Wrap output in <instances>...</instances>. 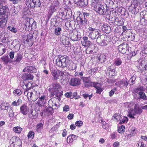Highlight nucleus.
Instances as JSON below:
<instances>
[{
	"label": "nucleus",
	"mask_w": 147,
	"mask_h": 147,
	"mask_svg": "<svg viewBox=\"0 0 147 147\" xmlns=\"http://www.w3.org/2000/svg\"><path fill=\"white\" fill-rule=\"evenodd\" d=\"M43 126V124L41 123L38 124L36 125L37 131H38L41 130Z\"/></svg>",
	"instance_id": "3c124183"
},
{
	"label": "nucleus",
	"mask_w": 147,
	"mask_h": 147,
	"mask_svg": "<svg viewBox=\"0 0 147 147\" xmlns=\"http://www.w3.org/2000/svg\"><path fill=\"white\" fill-rule=\"evenodd\" d=\"M24 94L27 96L28 100H30V99H31L33 93L32 92L29 91L28 90H26L24 92Z\"/></svg>",
	"instance_id": "bb28decb"
},
{
	"label": "nucleus",
	"mask_w": 147,
	"mask_h": 147,
	"mask_svg": "<svg viewBox=\"0 0 147 147\" xmlns=\"http://www.w3.org/2000/svg\"><path fill=\"white\" fill-rule=\"evenodd\" d=\"M5 52V47L2 44H0V56L2 55Z\"/></svg>",
	"instance_id": "e433bc0d"
},
{
	"label": "nucleus",
	"mask_w": 147,
	"mask_h": 147,
	"mask_svg": "<svg viewBox=\"0 0 147 147\" xmlns=\"http://www.w3.org/2000/svg\"><path fill=\"white\" fill-rule=\"evenodd\" d=\"M126 46L125 45H120L119 46V52L122 53H125L126 51Z\"/></svg>",
	"instance_id": "cd10ccee"
},
{
	"label": "nucleus",
	"mask_w": 147,
	"mask_h": 147,
	"mask_svg": "<svg viewBox=\"0 0 147 147\" xmlns=\"http://www.w3.org/2000/svg\"><path fill=\"white\" fill-rule=\"evenodd\" d=\"M4 63L7 64L9 62V59L8 56L3 57L1 58Z\"/></svg>",
	"instance_id": "a19ab883"
},
{
	"label": "nucleus",
	"mask_w": 147,
	"mask_h": 147,
	"mask_svg": "<svg viewBox=\"0 0 147 147\" xmlns=\"http://www.w3.org/2000/svg\"><path fill=\"white\" fill-rule=\"evenodd\" d=\"M106 59L105 56L104 55L102 54L100 55V56L98 57V60L99 63H102L105 61Z\"/></svg>",
	"instance_id": "c85d7f7f"
},
{
	"label": "nucleus",
	"mask_w": 147,
	"mask_h": 147,
	"mask_svg": "<svg viewBox=\"0 0 147 147\" xmlns=\"http://www.w3.org/2000/svg\"><path fill=\"white\" fill-rule=\"evenodd\" d=\"M128 84L127 79H123L115 83L116 86L120 88H122L125 86L126 87Z\"/></svg>",
	"instance_id": "ddd939ff"
},
{
	"label": "nucleus",
	"mask_w": 147,
	"mask_h": 147,
	"mask_svg": "<svg viewBox=\"0 0 147 147\" xmlns=\"http://www.w3.org/2000/svg\"><path fill=\"white\" fill-rule=\"evenodd\" d=\"M25 72H28L30 73H36L37 72V69L34 67L33 66H28L25 68L23 70Z\"/></svg>",
	"instance_id": "aec40b11"
},
{
	"label": "nucleus",
	"mask_w": 147,
	"mask_h": 147,
	"mask_svg": "<svg viewBox=\"0 0 147 147\" xmlns=\"http://www.w3.org/2000/svg\"><path fill=\"white\" fill-rule=\"evenodd\" d=\"M99 0H92L91 5L93 7L94 10L97 13L101 15H104L106 14L107 9L104 7V5H101Z\"/></svg>",
	"instance_id": "f03ea898"
},
{
	"label": "nucleus",
	"mask_w": 147,
	"mask_h": 147,
	"mask_svg": "<svg viewBox=\"0 0 147 147\" xmlns=\"http://www.w3.org/2000/svg\"><path fill=\"white\" fill-rule=\"evenodd\" d=\"M8 8L7 7L5 6H3L1 8H0V13H1V15L3 13L5 14L4 12H5V11Z\"/></svg>",
	"instance_id": "603ef678"
},
{
	"label": "nucleus",
	"mask_w": 147,
	"mask_h": 147,
	"mask_svg": "<svg viewBox=\"0 0 147 147\" xmlns=\"http://www.w3.org/2000/svg\"><path fill=\"white\" fill-rule=\"evenodd\" d=\"M9 105L8 104L5 102H3L1 105V108L2 110H7Z\"/></svg>",
	"instance_id": "c756f323"
},
{
	"label": "nucleus",
	"mask_w": 147,
	"mask_h": 147,
	"mask_svg": "<svg viewBox=\"0 0 147 147\" xmlns=\"http://www.w3.org/2000/svg\"><path fill=\"white\" fill-rule=\"evenodd\" d=\"M57 130V129L56 127H53L50 130L49 132L51 133H53L55 134L56 133Z\"/></svg>",
	"instance_id": "4d7b16f0"
},
{
	"label": "nucleus",
	"mask_w": 147,
	"mask_h": 147,
	"mask_svg": "<svg viewBox=\"0 0 147 147\" xmlns=\"http://www.w3.org/2000/svg\"><path fill=\"white\" fill-rule=\"evenodd\" d=\"M145 89L143 87H140L135 89L134 91L138 94L140 98L145 100L146 96L144 92Z\"/></svg>",
	"instance_id": "0eeeda50"
},
{
	"label": "nucleus",
	"mask_w": 147,
	"mask_h": 147,
	"mask_svg": "<svg viewBox=\"0 0 147 147\" xmlns=\"http://www.w3.org/2000/svg\"><path fill=\"white\" fill-rule=\"evenodd\" d=\"M144 143L143 142V140H140L138 144V147H144Z\"/></svg>",
	"instance_id": "864d4df0"
},
{
	"label": "nucleus",
	"mask_w": 147,
	"mask_h": 147,
	"mask_svg": "<svg viewBox=\"0 0 147 147\" xmlns=\"http://www.w3.org/2000/svg\"><path fill=\"white\" fill-rule=\"evenodd\" d=\"M80 80L79 78H72L71 79L70 84L72 86H76L80 84Z\"/></svg>",
	"instance_id": "b1692460"
},
{
	"label": "nucleus",
	"mask_w": 147,
	"mask_h": 147,
	"mask_svg": "<svg viewBox=\"0 0 147 147\" xmlns=\"http://www.w3.org/2000/svg\"><path fill=\"white\" fill-rule=\"evenodd\" d=\"M56 63L58 67L61 68L69 67L70 65L71 62L68 59L63 56H59L56 60Z\"/></svg>",
	"instance_id": "7ed1b4c3"
},
{
	"label": "nucleus",
	"mask_w": 147,
	"mask_h": 147,
	"mask_svg": "<svg viewBox=\"0 0 147 147\" xmlns=\"http://www.w3.org/2000/svg\"><path fill=\"white\" fill-rule=\"evenodd\" d=\"M122 63V61L119 58H117L115 59L114 64L115 65L118 66L120 65Z\"/></svg>",
	"instance_id": "c9c22d12"
},
{
	"label": "nucleus",
	"mask_w": 147,
	"mask_h": 147,
	"mask_svg": "<svg viewBox=\"0 0 147 147\" xmlns=\"http://www.w3.org/2000/svg\"><path fill=\"white\" fill-rule=\"evenodd\" d=\"M39 94V93L34 92L32 95L31 100L34 101H35L38 98Z\"/></svg>",
	"instance_id": "473e14b6"
},
{
	"label": "nucleus",
	"mask_w": 147,
	"mask_h": 147,
	"mask_svg": "<svg viewBox=\"0 0 147 147\" xmlns=\"http://www.w3.org/2000/svg\"><path fill=\"white\" fill-rule=\"evenodd\" d=\"M82 79L86 87H94L97 89L96 92L97 94H100L102 91V89L101 88V85L100 84L97 82H91L90 79L89 77H82Z\"/></svg>",
	"instance_id": "f257e3e1"
},
{
	"label": "nucleus",
	"mask_w": 147,
	"mask_h": 147,
	"mask_svg": "<svg viewBox=\"0 0 147 147\" xmlns=\"http://www.w3.org/2000/svg\"><path fill=\"white\" fill-rule=\"evenodd\" d=\"M26 20L25 24L26 28L27 29H28L29 30H31L32 28L31 26L30 25V22L33 23H34V20L32 18L30 19L29 18H26Z\"/></svg>",
	"instance_id": "a211bd4d"
},
{
	"label": "nucleus",
	"mask_w": 147,
	"mask_h": 147,
	"mask_svg": "<svg viewBox=\"0 0 147 147\" xmlns=\"http://www.w3.org/2000/svg\"><path fill=\"white\" fill-rule=\"evenodd\" d=\"M7 28L12 32L15 33H16L17 31V29L13 26H9Z\"/></svg>",
	"instance_id": "de8ad7c7"
},
{
	"label": "nucleus",
	"mask_w": 147,
	"mask_h": 147,
	"mask_svg": "<svg viewBox=\"0 0 147 147\" xmlns=\"http://www.w3.org/2000/svg\"><path fill=\"white\" fill-rule=\"evenodd\" d=\"M28 138H31L32 139L34 136V133L32 131H30L28 133Z\"/></svg>",
	"instance_id": "13d9d810"
},
{
	"label": "nucleus",
	"mask_w": 147,
	"mask_h": 147,
	"mask_svg": "<svg viewBox=\"0 0 147 147\" xmlns=\"http://www.w3.org/2000/svg\"><path fill=\"white\" fill-rule=\"evenodd\" d=\"M78 136L74 134L68 136L66 139L67 143L72 142L74 140H77Z\"/></svg>",
	"instance_id": "5701e85b"
},
{
	"label": "nucleus",
	"mask_w": 147,
	"mask_h": 147,
	"mask_svg": "<svg viewBox=\"0 0 147 147\" xmlns=\"http://www.w3.org/2000/svg\"><path fill=\"white\" fill-rule=\"evenodd\" d=\"M121 116L117 114H115L113 115V119H115L116 120H121Z\"/></svg>",
	"instance_id": "8fccbe9b"
},
{
	"label": "nucleus",
	"mask_w": 147,
	"mask_h": 147,
	"mask_svg": "<svg viewBox=\"0 0 147 147\" xmlns=\"http://www.w3.org/2000/svg\"><path fill=\"white\" fill-rule=\"evenodd\" d=\"M78 32L77 31H74L71 32L70 34V39L73 41H76L79 39Z\"/></svg>",
	"instance_id": "4468645a"
},
{
	"label": "nucleus",
	"mask_w": 147,
	"mask_h": 147,
	"mask_svg": "<svg viewBox=\"0 0 147 147\" xmlns=\"http://www.w3.org/2000/svg\"><path fill=\"white\" fill-rule=\"evenodd\" d=\"M103 36H101L99 34L96 38H97L96 42L97 43H98L100 45L102 42V39H103Z\"/></svg>",
	"instance_id": "c03bdc74"
},
{
	"label": "nucleus",
	"mask_w": 147,
	"mask_h": 147,
	"mask_svg": "<svg viewBox=\"0 0 147 147\" xmlns=\"http://www.w3.org/2000/svg\"><path fill=\"white\" fill-rule=\"evenodd\" d=\"M87 0H74L75 3L81 7H84L87 5Z\"/></svg>",
	"instance_id": "dca6fc26"
},
{
	"label": "nucleus",
	"mask_w": 147,
	"mask_h": 147,
	"mask_svg": "<svg viewBox=\"0 0 147 147\" xmlns=\"http://www.w3.org/2000/svg\"><path fill=\"white\" fill-rule=\"evenodd\" d=\"M13 93L14 95L19 96L21 95L22 92L20 89H18L14 90Z\"/></svg>",
	"instance_id": "4c0bfd02"
},
{
	"label": "nucleus",
	"mask_w": 147,
	"mask_h": 147,
	"mask_svg": "<svg viewBox=\"0 0 147 147\" xmlns=\"http://www.w3.org/2000/svg\"><path fill=\"white\" fill-rule=\"evenodd\" d=\"M122 117V119L121 118V119H121L120 122L119 123L120 124L124 123L125 122L127 121H128V118L127 117L125 116H123Z\"/></svg>",
	"instance_id": "5fc2aeb1"
},
{
	"label": "nucleus",
	"mask_w": 147,
	"mask_h": 147,
	"mask_svg": "<svg viewBox=\"0 0 147 147\" xmlns=\"http://www.w3.org/2000/svg\"><path fill=\"white\" fill-rule=\"evenodd\" d=\"M81 44L82 45L85 47H89L92 44L91 42L88 40L84 42V41H81Z\"/></svg>",
	"instance_id": "f704fd0d"
},
{
	"label": "nucleus",
	"mask_w": 147,
	"mask_h": 147,
	"mask_svg": "<svg viewBox=\"0 0 147 147\" xmlns=\"http://www.w3.org/2000/svg\"><path fill=\"white\" fill-rule=\"evenodd\" d=\"M101 123L102 124V128L105 129H107L108 128L109 125L105 121H103L102 120L101 121Z\"/></svg>",
	"instance_id": "37998d69"
},
{
	"label": "nucleus",
	"mask_w": 147,
	"mask_h": 147,
	"mask_svg": "<svg viewBox=\"0 0 147 147\" xmlns=\"http://www.w3.org/2000/svg\"><path fill=\"white\" fill-rule=\"evenodd\" d=\"M134 103L133 102H126L124 104V106L127 108H129L130 109V110H132V107L134 106Z\"/></svg>",
	"instance_id": "72a5a7b5"
},
{
	"label": "nucleus",
	"mask_w": 147,
	"mask_h": 147,
	"mask_svg": "<svg viewBox=\"0 0 147 147\" xmlns=\"http://www.w3.org/2000/svg\"><path fill=\"white\" fill-rule=\"evenodd\" d=\"M59 2L58 1H54L50 8L48 12L49 14L51 15L53 12L55 11L59 8Z\"/></svg>",
	"instance_id": "9d476101"
},
{
	"label": "nucleus",
	"mask_w": 147,
	"mask_h": 147,
	"mask_svg": "<svg viewBox=\"0 0 147 147\" xmlns=\"http://www.w3.org/2000/svg\"><path fill=\"white\" fill-rule=\"evenodd\" d=\"M101 28L104 32L106 33H109L111 31L110 26L107 24H104L102 25Z\"/></svg>",
	"instance_id": "6ab92c4d"
},
{
	"label": "nucleus",
	"mask_w": 147,
	"mask_h": 147,
	"mask_svg": "<svg viewBox=\"0 0 147 147\" xmlns=\"http://www.w3.org/2000/svg\"><path fill=\"white\" fill-rule=\"evenodd\" d=\"M22 103V100L21 99L19 98L17 101H14L11 104V106H17L20 105Z\"/></svg>",
	"instance_id": "7c9ffc66"
},
{
	"label": "nucleus",
	"mask_w": 147,
	"mask_h": 147,
	"mask_svg": "<svg viewBox=\"0 0 147 147\" xmlns=\"http://www.w3.org/2000/svg\"><path fill=\"white\" fill-rule=\"evenodd\" d=\"M52 109L51 107H48L46 109V112L49 114L52 113Z\"/></svg>",
	"instance_id": "052dcab7"
},
{
	"label": "nucleus",
	"mask_w": 147,
	"mask_h": 147,
	"mask_svg": "<svg viewBox=\"0 0 147 147\" xmlns=\"http://www.w3.org/2000/svg\"><path fill=\"white\" fill-rule=\"evenodd\" d=\"M53 87L54 91L57 93L56 96H58L59 95V96H61L62 95V91L60 92V90L61 89V86L59 84L57 83H54L53 85Z\"/></svg>",
	"instance_id": "9b49d317"
},
{
	"label": "nucleus",
	"mask_w": 147,
	"mask_h": 147,
	"mask_svg": "<svg viewBox=\"0 0 147 147\" xmlns=\"http://www.w3.org/2000/svg\"><path fill=\"white\" fill-rule=\"evenodd\" d=\"M47 97L46 95L43 94L39 96L36 104L39 107H41L43 106L46 103L47 100Z\"/></svg>",
	"instance_id": "423d86ee"
},
{
	"label": "nucleus",
	"mask_w": 147,
	"mask_h": 147,
	"mask_svg": "<svg viewBox=\"0 0 147 147\" xmlns=\"http://www.w3.org/2000/svg\"><path fill=\"white\" fill-rule=\"evenodd\" d=\"M7 15L3 13L1 15L0 13V27L4 28L7 22Z\"/></svg>",
	"instance_id": "1a4fd4ad"
},
{
	"label": "nucleus",
	"mask_w": 147,
	"mask_h": 147,
	"mask_svg": "<svg viewBox=\"0 0 147 147\" xmlns=\"http://www.w3.org/2000/svg\"><path fill=\"white\" fill-rule=\"evenodd\" d=\"M136 133V130L135 128H133L132 129L131 133L129 134L130 136L131 137L134 136Z\"/></svg>",
	"instance_id": "bf43d9fd"
},
{
	"label": "nucleus",
	"mask_w": 147,
	"mask_h": 147,
	"mask_svg": "<svg viewBox=\"0 0 147 147\" xmlns=\"http://www.w3.org/2000/svg\"><path fill=\"white\" fill-rule=\"evenodd\" d=\"M116 90L117 89L116 88H114L112 90L109 92V96H111L116 91Z\"/></svg>",
	"instance_id": "338daca9"
},
{
	"label": "nucleus",
	"mask_w": 147,
	"mask_h": 147,
	"mask_svg": "<svg viewBox=\"0 0 147 147\" xmlns=\"http://www.w3.org/2000/svg\"><path fill=\"white\" fill-rule=\"evenodd\" d=\"M22 78L24 80H31L33 78L34 76L30 73H26L23 75Z\"/></svg>",
	"instance_id": "4be33fe9"
},
{
	"label": "nucleus",
	"mask_w": 147,
	"mask_h": 147,
	"mask_svg": "<svg viewBox=\"0 0 147 147\" xmlns=\"http://www.w3.org/2000/svg\"><path fill=\"white\" fill-rule=\"evenodd\" d=\"M52 78L55 80L59 79V70L52 69L51 70Z\"/></svg>",
	"instance_id": "2eb2a0df"
},
{
	"label": "nucleus",
	"mask_w": 147,
	"mask_h": 147,
	"mask_svg": "<svg viewBox=\"0 0 147 147\" xmlns=\"http://www.w3.org/2000/svg\"><path fill=\"white\" fill-rule=\"evenodd\" d=\"M143 62H144L143 61L142 59H140L138 61L137 63H136V66L141 71L143 70Z\"/></svg>",
	"instance_id": "412c9836"
},
{
	"label": "nucleus",
	"mask_w": 147,
	"mask_h": 147,
	"mask_svg": "<svg viewBox=\"0 0 147 147\" xmlns=\"http://www.w3.org/2000/svg\"><path fill=\"white\" fill-rule=\"evenodd\" d=\"M17 139V140L15 142L14 144H16L21 146L22 142L21 140L19 138H18Z\"/></svg>",
	"instance_id": "680f3d73"
},
{
	"label": "nucleus",
	"mask_w": 147,
	"mask_h": 147,
	"mask_svg": "<svg viewBox=\"0 0 147 147\" xmlns=\"http://www.w3.org/2000/svg\"><path fill=\"white\" fill-rule=\"evenodd\" d=\"M13 130L15 133L20 134L22 131V129L20 127L17 126L13 127Z\"/></svg>",
	"instance_id": "2f4dec72"
},
{
	"label": "nucleus",
	"mask_w": 147,
	"mask_h": 147,
	"mask_svg": "<svg viewBox=\"0 0 147 147\" xmlns=\"http://www.w3.org/2000/svg\"><path fill=\"white\" fill-rule=\"evenodd\" d=\"M77 20L78 23L80 24L82 28H86L87 20L85 18V15H83L77 17Z\"/></svg>",
	"instance_id": "6e6552de"
},
{
	"label": "nucleus",
	"mask_w": 147,
	"mask_h": 147,
	"mask_svg": "<svg viewBox=\"0 0 147 147\" xmlns=\"http://www.w3.org/2000/svg\"><path fill=\"white\" fill-rule=\"evenodd\" d=\"M59 77L60 78L61 80H63V78L65 76H68L69 75V73L65 71H61L59 70Z\"/></svg>",
	"instance_id": "a878e982"
},
{
	"label": "nucleus",
	"mask_w": 147,
	"mask_h": 147,
	"mask_svg": "<svg viewBox=\"0 0 147 147\" xmlns=\"http://www.w3.org/2000/svg\"><path fill=\"white\" fill-rule=\"evenodd\" d=\"M83 122L81 121H77L75 123V125L76 126L79 127H81L82 125Z\"/></svg>",
	"instance_id": "6e6d98bb"
},
{
	"label": "nucleus",
	"mask_w": 147,
	"mask_h": 147,
	"mask_svg": "<svg viewBox=\"0 0 147 147\" xmlns=\"http://www.w3.org/2000/svg\"><path fill=\"white\" fill-rule=\"evenodd\" d=\"M111 66H110L109 67L108 69V71L109 72L110 75H111V76H113L115 75V74H112V72H114V71H115V70L114 69H112L111 67Z\"/></svg>",
	"instance_id": "49530a36"
},
{
	"label": "nucleus",
	"mask_w": 147,
	"mask_h": 147,
	"mask_svg": "<svg viewBox=\"0 0 147 147\" xmlns=\"http://www.w3.org/2000/svg\"><path fill=\"white\" fill-rule=\"evenodd\" d=\"M20 112L24 115H26L29 112V108L26 105H24L20 107Z\"/></svg>",
	"instance_id": "f3484780"
},
{
	"label": "nucleus",
	"mask_w": 147,
	"mask_h": 147,
	"mask_svg": "<svg viewBox=\"0 0 147 147\" xmlns=\"http://www.w3.org/2000/svg\"><path fill=\"white\" fill-rule=\"evenodd\" d=\"M125 129V127L123 125H121L118 129V131L120 133H122L124 132Z\"/></svg>",
	"instance_id": "a18cd8bd"
},
{
	"label": "nucleus",
	"mask_w": 147,
	"mask_h": 147,
	"mask_svg": "<svg viewBox=\"0 0 147 147\" xmlns=\"http://www.w3.org/2000/svg\"><path fill=\"white\" fill-rule=\"evenodd\" d=\"M9 116L10 117H13L14 116V113L11 108H10V109L9 112Z\"/></svg>",
	"instance_id": "69168bd1"
},
{
	"label": "nucleus",
	"mask_w": 147,
	"mask_h": 147,
	"mask_svg": "<svg viewBox=\"0 0 147 147\" xmlns=\"http://www.w3.org/2000/svg\"><path fill=\"white\" fill-rule=\"evenodd\" d=\"M142 112V109L139 107L135 106L134 110H128V116L129 117L134 119V116L136 115H140Z\"/></svg>",
	"instance_id": "20e7f679"
},
{
	"label": "nucleus",
	"mask_w": 147,
	"mask_h": 147,
	"mask_svg": "<svg viewBox=\"0 0 147 147\" xmlns=\"http://www.w3.org/2000/svg\"><path fill=\"white\" fill-rule=\"evenodd\" d=\"M16 60L14 62H19L22 59V55L21 54H18L17 56L15 58Z\"/></svg>",
	"instance_id": "58836bf2"
},
{
	"label": "nucleus",
	"mask_w": 147,
	"mask_h": 147,
	"mask_svg": "<svg viewBox=\"0 0 147 147\" xmlns=\"http://www.w3.org/2000/svg\"><path fill=\"white\" fill-rule=\"evenodd\" d=\"M14 52L13 51H11L9 54V56L11 59H13L14 57Z\"/></svg>",
	"instance_id": "0e129e2a"
},
{
	"label": "nucleus",
	"mask_w": 147,
	"mask_h": 147,
	"mask_svg": "<svg viewBox=\"0 0 147 147\" xmlns=\"http://www.w3.org/2000/svg\"><path fill=\"white\" fill-rule=\"evenodd\" d=\"M26 6L29 8L40 7L41 5L40 0H26Z\"/></svg>",
	"instance_id": "39448f33"
},
{
	"label": "nucleus",
	"mask_w": 147,
	"mask_h": 147,
	"mask_svg": "<svg viewBox=\"0 0 147 147\" xmlns=\"http://www.w3.org/2000/svg\"><path fill=\"white\" fill-rule=\"evenodd\" d=\"M8 34L4 31H2L0 35V40L2 42L6 43L8 41Z\"/></svg>",
	"instance_id": "f8f14e48"
},
{
	"label": "nucleus",
	"mask_w": 147,
	"mask_h": 147,
	"mask_svg": "<svg viewBox=\"0 0 147 147\" xmlns=\"http://www.w3.org/2000/svg\"><path fill=\"white\" fill-rule=\"evenodd\" d=\"M69 106L67 105H65L63 107V111H64L67 112L69 111Z\"/></svg>",
	"instance_id": "774afa93"
},
{
	"label": "nucleus",
	"mask_w": 147,
	"mask_h": 147,
	"mask_svg": "<svg viewBox=\"0 0 147 147\" xmlns=\"http://www.w3.org/2000/svg\"><path fill=\"white\" fill-rule=\"evenodd\" d=\"M61 29L60 28L57 27L55 29L54 33L56 35L59 36L61 33Z\"/></svg>",
	"instance_id": "ea45409f"
},
{
	"label": "nucleus",
	"mask_w": 147,
	"mask_h": 147,
	"mask_svg": "<svg viewBox=\"0 0 147 147\" xmlns=\"http://www.w3.org/2000/svg\"><path fill=\"white\" fill-rule=\"evenodd\" d=\"M19 138L18 137H16V136H13L10 139V143L11 144H13L17 140V138Z\"/></svg>",
	"instance_id": "09e8293b"
},
{
	"label": "nucleus",
	"mask_w": 147,
	"mask_h": 147,
	"mask_svg": "<svg viewBox=\"0 0 147 147\" xmlns=\"http://www.w3.org/2000/svg\"><path fill=\"white\" fill-rule=\"evenodd\" d=\"M97 70V69L95 68H93L90 69L89 71V73L91 74H93L95 73Z\"/></svg>",
	"instance_id": "e2e57ef3"
},
{
	"label": "nucleus",
	"mask_w": 147,
	"mask_h": 147,
	"mask_svg": "<svg viewBox=\"0 0 147 147\" xmlns=\"http://www.w3.org/2000/svg\"><path fill=\"white\" fill-rule=\"evenodd\" d=\"M107 36H104L103 39L102 40V42L100 44L101 46H106L107 45Z\"/></svg>",
	"instance_id": "79ce46f5"
},
{
	"label": "nucleus",
	"mask_w": 147,
	"mask_h": 147,
	"mask_svg": "<svg viewBox=\"0 0 147 147\" xmlns=\"http://www.w3.org/2000/svg\"><path fill=\"white\" fill-rule=\"evenodd\" d=\"M99 34L98 31H96L93 32H90L88 35L89 37L93 40L96 38Z\"/></svg>",
	"instance_id": "393cba45"
}]
</instances>
